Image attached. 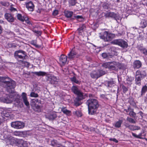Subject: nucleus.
Returning <instances> with one entry per match:
<instances>
[{
    "label": "nucleus",
    "mask_w": 147,
    "mask_h": 147,
    "mask_svg": "<svg viewBox=\"0 0 147 147\" xmlns=\"http://www.w3.org/2000/svg\"><path fill=\"white\" fill-rule=\"evenodd\" d=\"M16 84L14 81L9 78L7 77H0V85L4 88L9 89V91H10L9 89H14L16 86Z\"/></svg>",
    "instance_id": "1"
},
{
    "label": "nucleus",
    "mask_w": 147,
    "mask_h": 147,
    "mask_svg": "<svg viewBox=\"0 0 147 147\" xmlns=\"http://www.w3.org/2000/svg\"><path fill=\"white\" fill-rule=\"evenodd\" d=\"M88 106V113L93 115L96 113V111L99 107L98 100L95 99L90 98L87 100L86 102Z\"/></svg>",
    "instance_id": "2"
},
{
    "label": "nucleus",
    "mask_w": 147,
    "mask_h": 147,
    "mask_svg": "<svg viewBox=\"0 0 147 147\" xmlns=\"http://www.w3.org/2000/svg\"><path fill=\"white\" fill-rule=\"evenodd\" d=\"M46 79L49 84L53 85L55 87L59 86L60 80L59 77L52 74H48L46 76Z\"/></svg>",
    "instance_id": "3"
},
{
    "label": "nucleus",
    "mask_w": 147,
    "mask_h": 147,
    "mask_svg": "<svg viewBox=\"0 0 147 147\" xmlns=\"http://www.w3.org/2000/svg\"><path fill=\"white\" fill-rule=\"evenodd\" d=\"M100 37L105 41H111L115 37L114 34L111 33L109 32L104 31L100 33Z\"/></svg>",
    "instance_id": "4"
},
{
    "label": "nucleus",
    "mask_w": 147,
    "mask_h": 147,
    "mask_svg": "<svg viewBox=\"0 0 147 147\" xmlns=\"http://www.w3.org/2000/svg\"><path fill=\"white\" fill-rule=\"evenodd\" d=\"M111 43L113 45H118L123 48H126L128 46L127 42L121 39L114 40L112 41Z\"/></svg>",
    "instance_id": "5"
},
{
    "label": "nucleus",
    "mask_w": 147,
    "mask_h": 147,
    "mask_svg": "<svg viewBox=\"0 0 147 147\" xmlns=\"http://www.w3.org/2000/svg\"><path fill=\"white\" fill-rule=\"evenodd\" d=\"M11 126L16 129H20L23 128L24 126V123L20 121H16L11 123Z\"/></svg>",
    "instance_id": "6"
},
{
    "label": "nucleus",
    "mask_w": 147,
    "mask_h": 147,
    "mask_svg": "<svg viewBox=\"0 0 147 147\" xmlns=\"http://www.w3.org/2000/svg\"><path fill=\"white\" fill-rule=\"evenodd\" d=\"M103 13L104 14V16L106 18L110 17L112 18L117 21L120 20V17L113 12H108L107 13Z\"/></svg>",
    "instance_id": "7"
},
{
    "label": "nucleus",
    "mask_w": 147,
    "mask_h": 147,
    "mask_svg": "<svg viewBox=\"0 0 147 147\" xmlns=\"http://www.w3.org/2000/svg\"><path fill=\"white\" fill-rule=\"evenodd\" d=\"M67 56L68 58L71 60L75 58H78L79 56L75 51L72 50L68 54Z\"/></svg>",
    "instance_id": "8"
},
{
    "label": "nucleus",
    "mask_w": 147,
    "mask_h": 147,
    "mask_svg": "<svg viewBox=\"0 0 147 147\" xmlns=\"http://www.w3.org/2000/svg\"><path fill=\"white\" fill-rule=\"evenodd\" d=\"M13 94L11 93L9 96L3 98L2 100L4 102L7 103H11L13 100L14 97H13Z\"/></svg>",
    "instance_id": "9"
},
{
    "label": "nucleus",
    "mask_w": 147,
    "mask_h": 147,
    "mask_svg": "<svg viewBox=\"0 0 147 147\" xmlns=\"http://www.w3.org/2000/svg\"><path fill=\"white\" fill-rule=\"evenodd\" d=\"M5 19L9 22H13L15 20L13 15L10 13H7L4 15Z\"/></svg>",
    "instance_id": "10"
},
{
    "label": "nucleus",
    "mask_w": 147,
    "mask_h": 147,
    "mask_svg": "<svg viewBox=\"0 0 147 147\" xmlns=\"http://www.w3.org/2000/svg\"><path fill=\"white\" fill-rule=\"evenodd\" d=\"M146 74L145 71L143 70H137L136 72V76H139L142 79L146 77Z\"/></svg>",
    "instance_id": "11"
},
{
    "label": "nucleus",
    "mask_w": 147,
    "mask_h": 147,
    "mask_svg": "<svg viewBox=\"0 0 147 147\" xmlns=\"http://www.w3.org/2000/svg\"><path fill=\"white\" fill-rule=\"evenodd\" d=\"M14 57L18 62L22 63H24V60L26 56L20 55L17 53H14Z\"/></svg>",
    "instance_id": "12"
},
{
    "label": "nucleus",
    "mask_w": 147,
    "mask_h": 147,
    "mask_svg": "<svg viewBox=\"0 0 147 147\" xmlns=\"http://www.w3.org/2000/svg\"><path fill=\"white\" fill-rule=\"evenodd\" d=\"M4 137V140L7 144H12L13 143L14 139L12 136L8 135Z\"/></svg>",
    "instance_id": "13"
},
{
    "label": "nucleus",
    "mask_w": 147,
    "mask_h": 147,
    "mask_svg": "<svg viewBox=\"0 0 147 147\" xmlns=\"http://www.w3.org/2000/svg\"><path fill=\"white\" fill-rule=\"evenodd\" d=\"M26 8L30 11H34L35 6L33 3L31 1L26 2L25 3Z\"/></svg>",
    "instance_id": "14"
},
{
    "label": "nucleus",
    "mask_w": 147,
    "mask_h": 147,
    "mask_svg": "<svg viewBox=\"0 0 147 147\" xmlns=\"http://www.w3.org/2000/svg\"><path fill=\"white\" fill-rule=\"evenodd\" d=\"M22 98L25 105L27 107L29 106V102L27 97V94L25 92H22L21 95Z\"/></svg>",
    "instance_id": "15"
},
{
    "label": "nucleus",
    "mask_w": 147,
    "mask_h": 147,
    "mask_svg": "<svg viewBox=\"0 0 147 147\" xmlns=\"http://www.w3.org/2000/svg\"><path fill=\"white\" fill-rule=\"evenodd\" d=\"M115 85V81L113 80L106 81L105 83V85L109 89L113 87Z\"/></svg>",
    "instance_id": "16"
},
{
    "label": "nucleus",
    "mask_w": 147,
    "mask_h": 147,
    "mask_svg": "<svg viewBox=\"0 0 147 147\" xmlns=\"http://www.w3.org/2000/svg\"><path fill=\"white\" fill-rule=\"evenodd\" d=\"M76 95H77L76 98L82 100L85 99L86 97L88 96L87 94L83 93L81 91Z\"/></svg>",
    "instance_id": "17"
},
{
    "label": "nucleus",
    "mask_w": 147,
    "mask_h": 147,
    "mask_svg": "<svg viewBox=\"0 0 147 147\" xmlns=\"http://www.w3.org/2000/svg\"><path fill=\"white\" fill-rule=\"evenodd\" d=\"M13 97H14V98H13L14 99L13 101L16 102L15 103V104L16 103L17 104L16 105H20V104H22L20 102V99H19L20 97V96L19 95L15 93L13 94Z\"/></svg>",
    "instance_id": "18"
},
{
    "label": "nucleus",
    "mask_w": 147,
    "mask_h": 147,
    "mask_svg": "<svg viewBox=\"0 0 147 147\" xmlns=\"http://www.w3.org/2000/svg\"><path fill=\"white\" fill-rule=\"evenodd\" d=\"M50 144L53 147H60L61 144L57 140H51Z\"/></svg>",
    "instance_id": "19"
},
{
    "label": "nucleus",
    "mask_w": 147,
    "mask_h": 147,
    "mask_svg": "<svg viewBox=\"0 0 147 147\" xmlns=\"http://www.w3.org/2000/svg\"><path fill=\"white\" fill-rule=\"evenodd\" d=\"M67 56L62 55L59 58V62L62 65H65L66 63L67 59Z\"/></svg>",
    "instance_id": "20"
},
{
    "label": "nucleus",
    "mask_w": 147,
    "mask_h": 147,
    "mask_svg": "<svg viewBox=\"0 0 147 147\" xmlns=\"http://www.w3.org/2000/svg\"><path fill=\"white\" fill-rule=\"evenodd\" d=\"M142 63L139 60H136L134 61L133 63V67L135 69L140 68L142 66Z\"/></svg>",
    "instance_id": "21"
},
{
    "label": "nucleus",
    "mask_w": 147,
    "mask_h": 147,
    "mask_svg": "<svg viewBox=\"0 0 147 147\" xmlns=\"http://www.w3.org/2000/svg\"><path fill=\"white\" fill-rule=\"evenodd\" d=\"M138 49L144 55L147 56V49L142 46L140 45L138 47Z\"/></svg>",
    "instance_id": "22"
},
{
    "label": "nucleus",
    "mask_w": 147,
    "mask_h": 147,
    "mask_svg": "<svg viewBox=\"0 0 147 147\" xmlns=\"http://www.w3.org/2000/svg\"><path fill=\"white\" fill-rule=\"evenodd\" d=\"M71 91L76 95L81 91V90L78 88V86H73L71 87Z\"/></svg>",
    "instance_id": "23"
},
{
    "label": "nucleus",
    "mask_w": 147,
    "mask_h": 147,
    "mask_svg": "<svg viewBox=\"0 0 147 147\" xmlns=\"http://www.w3.org/2000/svg\"><path fill=\"white\" fill-rule=\"evenodd\" d=\"M57 117V115L55 112H52L47 116L48 118L50 120H54Z\"/></svg>",
    "instance_id": "24"
},
{
    "label": "nucleus",
    "mask_w": 147,
    "mask_h": 147,
    "mask_svg": "<svg viewBox=\"0 0 147 147\" xmlns=\"http://www.w3.org/2000/svg\"><path fill=\"white\" fill-rule=\"evenodd\" d=\"M32 74L35 75L36 76H44L46 75L47 73L46 72L42 71H39L38 72L37 71H34V72H32Z\"/></svg>",
    "instance_id": "25"
},
{
    "label": "nucleus",
    "mask_w": 147,
    "mask_h": 147,
    "mask_svg": "<svg viewBox=\"0 0 147 147\" xmlns=\"http://www.w3.org/2000/svg\"><path fill=\"white\" fill-rule=\"evenodd\" d=\"M147 25V21L146 20H142L140 23L139 27L142 28L146 27Z\"/></svg>",
    "instance_id": "26"
},
{
    "label": "nucleus",
    "mask_w": 147,
    "mask_h": 147,
    "mask_svg": "<svg viewBox=\"0 0 147 147\" xmlns=\"http://www.w3.org/2000/svg\"><path fill=\"white\" fill-rule=\"evenodd\" d=\"M127 127L129 129L132 131L138 130L141 129L140 127L134 125H131Z\"/></svg>",
    "instance_id": "27"
},
{
    "label": "nucleus",
    "mask_w": 147,
    "mask_h": 147,
    "mask_svg": "<svg viewBox=\"0 0 147 147\" xmlns=\"http://www.w3.org/2000/svg\"><path fill=\"white\" fill-rule=\"evenodd\" d=\"M40 103V101L38 99H34L32 100L30 103V105L32 107L35 106L36 105Z\"/></svg>",
    "instance_id": "28"
},
{
    "label": "nucleus",
    "mask_w": 147,
    "mask_h": 147,
    "mask_svg": "<svg viewBox=\"0 0 147 147\" xmlns=\"http://www.w3.org/2000/svg\"><path fill=\"white\" fill-rule=\"evenodd\" d=\"M116 61L110 62L109 69L112 70H116Z\"/></svg>",
    "instance_id": "29"
},
{
    "label": "nucleus",
    "mask_w": 147,
    "mask_h": 147,
    "mask_svg": "<svg viewBox=\"0 0 147 147\" xmlns=\"http://www.w3.org/2000/svg\"><path fill=\"white\" fill-rule=\"evenodd\" d=\"M123 122V121L122 120H119L118 121L115 123L113 125L116 128H119L121 127Z\"/></svg>",
    "instance_id": "30"
},
{
    "label": "nucleus",
    "mask_w": 147,
    "mask_h": 147,
    "mask_svg": "<svg viewBox=\"0 0 147 147\" xmlns=\"http://www.w3.org/2000/svg\"><path fill=\"white\" fill-rule=\"evenodd\" d=\"M61 111L64 114H66L67 116H70L71 114V111L67 110L65 108L62 107L61 108Z\"/></svg>",
    "instance_id": "31"
},
{
    "label": "nucleus",
    "mask_w": 147,
    "mask_h": 147,
    "mask_svg": "<svg viewBox=\"0 0 147 147\" xmlns=\"http://www.w3.org/2000/svg\"><path fill=\"white\" fill-rule=\"evenodd\" d=\"M147 91V86L146 85L143 86L141 89V94L139 98L140 97L144 95Z\"/></svg>",
    "instance_id": "32"
},
{
    "label": "nucleus",
    "mask_w": 147,
    "mask_h": 147,
    "mask_svg": "<svg viewBox=\"0 0 147 147\" xmlns=\"http://www.w3.org/2000/svg\"><path fill=\"white\" fill-rule=\"evenodd\" d=\"M102 56L104 58L107 59L112 58L113 56L110 53H103L102 54Z\"/></svg>",
    "instance_id": "33"
},
{
    "label": "nucleus",
    "mask_w": 147,
    "mask_h": 147,
    "mask_svg": "<svg viewBox=\"0 0 147 147\" xmlns=\"http://www.w3.org/2000/svg\"><path fill=\"white\" fill-rule=\"evenodd\" d=\"M64 14L65 16L67 18H71L73 14V12L69 11H65Z\"/></svg>",
    "instance_id": "34"
},
{
    "label": "nucleus",
    "mask_w": 147,
    "mask_h": 147,
    "mask_svg": "<svg viewBox=\"0 0 147 147\" xmlns=\"http://www.w3.org/2000/svg\"><path fill=\"white\" fill-rule=\"evenodd\" d=\"M86 28V26L85 24H82L80 25V28L78 29L79 32V34H81L83 31L85 30Z\"/></svg>",
    "instance_id": "35"
},
{
    "label": "nucleus",
    "mask_w": 147,
    "mask_h": 147,
    "mask_svg": "<svg viewBox=\"0 0 147 147\" xmlns=\"http://www.w3.org/2000/svg\"><path fill=\"white\" fill-rule=\"evenodd\" d=\"M143 79L141 78L139 76H135V84L138 86H140L141 84V80Z\"/></svg>",
    "instance_id": "36"
},
{
    "label": "nucleus",
    "mask_w": 147,
    "mask_h": 147,
    "mask_svg": "<svg viewBox=\"0 0 147 147\" xmlns=\"http://www.w3.org/2000/svg\"><path fill=\"white\" fill-rule=\"evenodd\" d=\"M144 133V132H141L138 135H137L134 133L132 132V135L135 138L139 139H143L144 138L142 137V136H145L146 134H145L144 135H142V134Z\"/></svg>",
    "instance_id": "37"
},
{
    "label": "nucleus",
    "mask_w": 147,
    "mask_h": 147,
    "mask_svg": "<svg viewBox=\"0 0 147 147\" xmlns=\"http://www.w3.org/2000/svg\"><path fill=\"white\" fill-rule=\"evenodd\" d=\"M11 112L9 110L6 109L3 111V114L5 117H9L11 115Z\"/></svg>",
    "instance_id": "38"
},
{
    "label": "nucleus",
    "mask_w": 147,
    "mask_h": 147,
    "mask_svg": "<svg viewBox=\"0 0 147 147\" xmlns=\"http://www.w3.org/2000/svg\"><path fill=\"white\" fill-rule=\"evenodd\" d=\"M72 113L74 115L78 117H81L82 116V113L80 110H76L73 111Z\"/></svg>",
    "instance_id": "39"
},
{
    "label": "nucleus",
    "mask_w": 147,
    "mask_h": 147,
    "mask_svg": "<svg viewBox=\"0 0 147 147\" xmlns=\"http://www.w3.org/2000/svg\"><path fill=\"white\" fill-rule=\"evenodd\" d=\"M90 75L91 78H99V76L98 75L97 71H93L90 74Z\"/></svg>",
    "instance_id": "40"
},
{
    "label": "nucleus",
    "mask_w": 147,
    "mask_h": 147,
    "mask_svg": "<svg viewBox=\"0 0 147 147\" xmlns=\"http://www.w3.org/2000/svg\"><path fill=\"white\" fill-rule=\"evenodd\" d=\"M39 104L36 105L35 106L32 107V109L35 111L39 112L40 111V106L39 105Z\"/></svg>",
    "instance_id": "41"
},
{
    "label": "nucleus",
    "mask_w": 147,
    "mask_h": 147,
    "mask_svg": "<svg viewBox=\"0 0 147 147\" xmlns=\"http://www.w3.org/2000/svg\"><path fill=\"white\" fill-rule=\"evenodd\" d=\"M82 100L76 98L74 100V104L75 106H78L80 105L81 102V101Z\"/></svg>",
    "instance_id": "42"
},
{
    "label": "nucleus",
    "mask_w": 147,
    "mask_h": 147,
    "mask_svg": "<svg viewBox=\"0 0 147 147\" xmlns=\"http://www.w3.org/2000/svg\"><path fill=\"white\" fill-rule=\"evenodd\" d=\"M70 80L71 81L72 83H76L78 84H80V82L76 79V77L74 76L70 78Z\"/></svg>",
    "instance_id": "43"
},
{
    "label": "nucleus",
    "mask_w": 147,
    "mask_h": 147,
    "mask_svg": "<svg viewBox=\"0 0 147 147\" xmlns=\"http://www.w3.org/2000/svg\"><path fill=\"white\" fill-rule=\"evenodd\" d=\"M134 78L133 77H128L126 79L127 83L129 84H132V82L134 80Z\"/></svg>",
    "instance_id": "44"
},
{
    "label": "nucleus",
    "mask_w": 147,
    "mask_h": 147,
    "mask_svg": "<svg viewBox=\"0 0 147 147\" xmlns=\"http://www.w3.org/2000/svg\"><path fill=\"white\" fill-rule=\"evenodd\" d=\"M74 18L77 19L79 22L83 21L84 20L83 17L80 16H74Z\"/></svg>",
    "instance_id": "45"
},
{
    "label": "nucleus",
    "mask_w": 147,
    "mask_h": 147,
    "mask_svg": "<svg viewBox=\"0 0 147 147\" xmlns=\"http://www.w3.org/2000/svg\"><path fill=\"white\" fill-rule=\"evenodd\" d=\"M20 53H22L23 55L26 56V52L22 50H19L16 51L14 53H17L19 54Z\"/></svg>",
    "instance_id": "46"
},
{
    "label": "nucleus",
    "mask_w": 147,
    "mask_h": 147,
    "mask_svg": "<svg viewBox=\"0 0 147 147\" xmlns=\"http://www.w3.org/2000/svg\"><path fill=\"white\" fill-rule=\"evenodd\" d=\"M127 120L128 122L132 123L135 124L136 123V121H135L134 119L131 118H130L129 117H127Z\"/></svg>",
    "instance_id": "47"
},
{
    "label": "nucleus",
    "mask_w": 147,
    "mask_h": 147,
    "mask_svg": "<svg viewBox=\"0 0 147 147\" xmlns=\"http://www.w3.org/2000/svg\"><path fill=\"white\" fill-rule=\"evenodd\" d=\"M136 113L134 111L133 109H131L129 113V115L131 117H135L136 116Z\"/></svg>",
    "instance_id": "48"
},
{
    "label": "nucleus",
    "mask_w": 147,
    "mask_h": 147,
    "mask_svg": "<svg viewBox=\"0 0 147 147\" xmlns=\"http://www.w3.org/2000/svg\"><path fill=\"white\" fill-rule=\"evenodd\" d=\"M24 17V16H22L21 14L18 13L17 15L18 19L22 22H23Z\"/></svg>",
    "instance_id": "49"
},
{
    "label": "nucleus",
    "mask_w": 147,
    "mask_h": 147,
    "mask_svg": "<svg viewBox=\"0 0 147 147\" xmlns=\"http://www.w3.org/2000/svg\"><path fill=\"white\" fill-rule=\"evenodd\" d=\"M97 72L99 76V77L105 74V71L102 70H98L97 71Z\"/></svg>",
    "instance_id": "50"
},
{
    "label": "nucleus",
    "mask_w": 147,
    "mask_h": 147,
    "mask_svg": "<svg viewBox=\"0 0 147 147\" xmlns=\"http://www.w3.org/2000/svg\"><path fill=\"white\" fill-rule=\"evenodd\" d=\"M30 96L32 97L37 98L38 97V95L37 93H36L34 92H32L30 94Z\"/></svg>",
    "instance_id": "51"
},
{
    "label": "nucleus",
    "mask_w": 147,
    "mask_h": 147,
    "mask_svg": "<svg viewBox=\"0 0 147 147\" xmlns=\"http://www.w3.org/2000/svg\"><path fill=\"white\" fill-rule=\"evenodd\" d=\"M116 69L117 68H119V69H122V64L121 63H119V62H116Z\"/></svg>",
    "instance_id": "52"
},
{
    "label": "nucleus",
    "mask_w": 147,
    "mask_h": 147,
    "mask_svg": "<svg viewBox=\"0 0 147 147\" xmlns=\"http://www.w3.org/2000/svg\"><path fill=\"white\" fill-rule=\"evenodd\" d=\"M0 4L2 5L5 7L8 6L9 5V3H8L5 1L0 2Z\"/></svg>",
    "instance_id": "53"
},
{
    "label": "nucleus",
    "mask_w": 147,
    "mask_h": 147,
    "mask_svg": "<svg viewBox=\"0 0 147 147\" xmlns=\"http://www.w3.org/2000/svg\"><path fill=\"white\" fill-rule=\"evenodd\" d=\"M110 62H106L102 64V66L105 68H108L109 69Z\"/></svg>",
    "instance_id": "54"
},
{
    "label": "nucleus",
    "mask_w": 147,
    "mask_h": 147,
    "mask_svg": "<svg viewBox=\"0 0 147 147\" xmlns=\"http://www.w3.org/2000/svg\"><path fill=\"white\" fill-rule=\"evenodd\" d=\"M69 4L72 6L74 5L77 3L76 0H69Z\"/></svg>",
    "instance_id": "55"
},
{
    "label": "nucleus",
    "mask_w": 147,
    "mask_h": 147,
    "mask_svg": "<svg viewBox=\"0 0 147 147\" xmlns=\"http://www.w3.org/2000/svg\"><path fill=\"white\" fill-rule=\"evenodd\" d=\"M103 7L105 9H108L109 8V5L108 3H105L103 4Z\"/></svg>",
    "instance_id": "56"
},
{
    "label": "nucleus",
    "mask_w": 147,
    "mask_h": 147,
    "mask_svg": "<svg viewBox=\"0 0 147 147\" xmlns=\"http://www.w3.org/2000/svg\"><path fill=\"white\" fill-rule=\"evenodd\" d=\"M123 93H125L128 90V88L125 86L123 85L122 87Z\"/></svg>",
    "instance_id": "57"
},
{
    "label": "nucleus",
    "mask_w": 147,
    "mask_h": 147,
    "mask_svg": "<svg viewBox=\"0 0 147 147\" xmlns=\"http://www.w3.org/2000/svg\"><path fill=\"white\" fill-rule=\"evenodd\" d=\"M108 95H105L103 94H101L100 95V97L101 98L104 99H108Z\"/></svg>",
    "instance_id": "58"
},
{
    "label": "nucleus",
    "mask_w": 147,
    "mask_h": 147,
    "mask_svg": "<svg viewBox=\"0 0 147 147\" xmlns=\"http://www.w3.org/2000/svg\"><path fill=\"white\" fill-rule=\"evenodd\" d=\"M58 14V11L57 10H55L52 13L53 16H56Z\"/></svg>",
    "instance_id": "59"
},
{
    "label": "nucleus",
    "mask_w": 147,
    "mask_h": 147,
    "mask_svg": "<svg viewBox=\"0 0 147 147\" xmlns=\"http://www.w3.org/2000/svg\"><path fill=\"white\" fill-rule=\"evenodd\" d=\"M16 141L17 143L19 144H22L23 142V141L22 140L17 139Z\"/></svg>",
    "instance_id": "60"
},
{
    "label": "nucleus",
    "mask_w": 147,
    "mask_h": 147,
    "mask_svg": "<svg viewBox=\"0 0 147 147\" xmlns=\"http://www.w3.org/2000/svg\"><path fill=\"white\" fill-rule=\"evenodd\" d=\"M109 140L111 141H113L114 142H115L116 143L118 142V141L116 140L115 138H111L109 139Z\"/></svg>",
    "instance_id": "61"
},
{
    "label": "nucleus",
    "mask_w": 147,
    "mask_h": 147,
    "mask_svg": "<svg viewBox=\"0 0 147 147\" xmlns=\"http://www.w3.org/2000/svg\"><path fill=\"white\" fill-rule=\"evenodd\" d=\"M131 109H132L130 107H128V109H125L124 110V111H126L127 113H128L131 111Z\"/></svg>",
    "instance_id": "62"
},
{
    "label": "nucleus",
    "mask_w": 147,
    "mask_h": 147,
    "mask_svg": "<svg viewBox=\"0 0 147 147\" xmlns=\"http://www.w3.org/2000/svg\"><path fill=\"white\" fill-rule=\"evenodd\" d=\"M10 10L11 11H17V10L16 8L12 7H11L10 8Z\"/></svg>",
    "instance_id": "63"
},
{
    "label": "nucleus",
    "mask_w": 147,
    "mask_h": 147,
    "mask_svg": "<svg viewBox=\"0 0 147 147\" xmlns=\"http://www.w3.org/2000/svg\"><path fill=\"white\" fill-rule=\"evenodd\" d=\"M23 19V22L25 21V22L27 21V20H28V18L27 17H24Z\"/></svg>",
    "instance_id": "64"
}]
</instances>
